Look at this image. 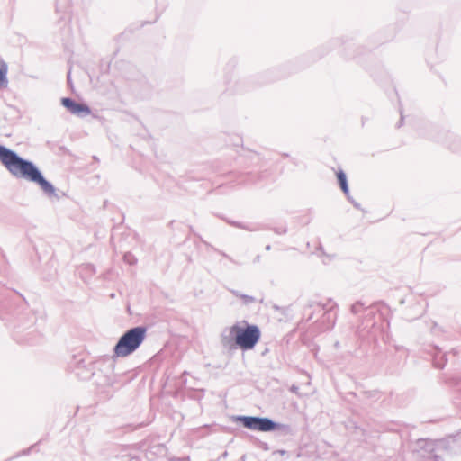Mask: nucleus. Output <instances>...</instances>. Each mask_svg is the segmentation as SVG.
<instances>
[{
  "label": "nucleus",
  "instance_id": "f257e3e1",
  "mask_svg": "<svg viewBox=\"0 0 461 461\" xmlns=\"http://www.w3.org/2000/svg\"><path fill=\"white\" fill-rule=\"evenodd\" d=\"M0 161L12 175L36 183L48 194H55V188L43 178L32 163L22 159L14 151L3 146H0Z\"/></svg>",
  "mask_w": 461,
  "mask_h": 461
},
{
  "label": "nucleus",
  "instance_id": "f03ea898",
  "mask_svg": "<svg viewBox=\"0 0 461 461\" xmlns=\"http://www.w3.org/2000/svg\"><path fill=\"white\" fill-rule=\"evenodd\" d=\"M230 336L240 349L249 350L259 341L261 331L258 326L243 321V323L234 324L230 328Z\"/></svg>",
  "mask_w": 461,
  "mask_h": 461
},
{
  "label": "nucleus",
  "instance_id": "7ed1b4c3",
  "mask_svg": "<svg viewBox=\"0 0 461 461\" xmlns=\"http://www.w3.org/2000/svg\"><path fill=\"white\" fill-rule=\"evenodd\" d=\"M146 328L136 327L124 333L114 347V355L124 357L133 353L144 341Z\"/></svg>",
  "mask_w": 461,
  "mask_h": 461
},
{
  "label": "nucleus",
  "instance_id": "20e7f679",
  "mask_svg": "<svg viewBox=\"0 0 461 461\" xmlns=\"http://www.w3.org/2000/svg\"><path fill=\"white\" fill-rule=\"evenodd\" d=\"M238 420L247 429L251 430L267 432L275 430L276 425L271 420L267 418H258L243 416L239 417Z\"/></svg>",
  "mask_w": 461,
  "mask_h": 461
},
{
  "label": "nucleus",
  "instance_id": "39448f33",
  "mask_svg": "<svg viewBox=\"0 0 461 461\" xmlns=\"http://www.w3.org/2000/svg\"><path fill=\"white\" fill-rule=\"evenodd\" d=\"M61 104L71 113L77 116L88 115L91 113L90 108L86 104L77 103L70 98H62Z\"/></svg>",
  "mask_w": 461,
  "mask_h": 461
},
{
  "label": "nucleus",
  "instance_id": "423d86ee",
  "mask_svg": "<svg viewBox=\"0 0 461 461\" xmlns=\"http://www.w3.org/2000/svg\"><path fill=\"white\" fill-rule=\"evenodd\" d=\"M337 178H338V181H339V186H340L341 190L343 191V193L345 194H348V187L347 177H346L345 173L342 170L338 171L337 172Z\"/></svg>",
  "mask_w": 461,
  "mask_h": 461
},
{
  "label": "nucleus",
  "instance_id": "0eeeda50",
  "mask_svg": "<svg viewBox=\"0 0 461 461\" xmlns=\"http://www.w3.org/2000/svg\"><path fill=\"white\" fill-rule=\"evenodd\" d=\"M7 65L3 60H0V86L6 82Z\"/></svg>",
  "mask_w": 461,
  "mask_h": 461
}]
</instances>
